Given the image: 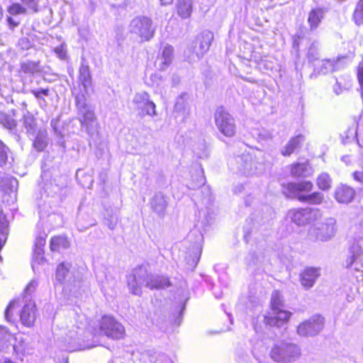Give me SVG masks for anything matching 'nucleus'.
<instances>
[{"label":"nucleus","mask_w":363,"mask_h":363,"mask_svg":"<svg viewBox=\"0 0 363 363\" xmlns=\"http://www.w3.org/2000/svg\"><path fill=\"white\" fill-rule=\"evenodd\" d=\"M171 285L169 278L164 276L149 274L145 267L140 266L133 271L128 278V286L134 295L140 296L142 289L145 286L150 289H160Z\"/></svg>","instance_id":"nucleus-1"},{"label":"nucleus","mask_w":363,"mask_h":363,"mask_svg":"<svg viewBox=\"0 0 363 363\" xmlns=\"http://www.w3.org/2000/svg\"><path fill=\"white\" fill-rule=\"evenodd\" d=\"M75 103L78 111V120L82 130L85 131L89 137H94L98 133L99 128L94 108L86 103L84 94L75 96Z\"/></svg>","instance_id":"nucleus-2"},{"label":"nucleus","mask_w":363,"mask_h":363,"mask_svg":"<svg viewBox=\"0 0 363 363\" xmlns=\"http://www.w3.org/2000/svg\"><path fill=\"white\" fill-rule=\"evenodd\" d=\"M313 189V184L311 182L304 181L301 182L289 183L286 186V194L288 196L295 197L301 202H306L311 204H320L323 199V196L320 192H315L311 194L304 195L302 192H310Z\"/></svg>","instance_id":"nucleus-3"},{"label":"nucleus","mask_w":363,"mask_h":363,"mask_svg":"<svg viewBox=\"0 0 363 363\" xmlns=\"http://www.w3.org/2000/svg\"><path fill=\"white\" fill-rule=\"evenodd\" d=\"M269 354L277 362L291 363L301 357V351L299 346L294 343L278 342L273 345Z\"/></svg>","instance_id":"nucleus-4"},{"label":"nucleus","mask_w":363,"mask_h":363,"mask_svg":"<svg viewBox=\"0 0 363 363\" xmlns=\"http://www.w3.org/2000/svg\"><path fill=\"white\" fill-rule=\"evenodd\" d=\"M37 286V281L32 280L25 289L22 297V302L24 305L20 313V318L22 323L27 327L32 326L36 318L35 303L32 300L31 295L35 291Z\"/></svg>","instance_id":"nucleus-5"},{"label":"nucleus","mask_w":363,"mask_h":363,"mask_svg":"<svg viewBox=\"0 0 363 363\" xmlns=\"http://www.w3.org/2000/svg\"><path fill=\"white\" fill-rule=\"evenodd\" d=\"M93 333L94 335H104L109 338L118 340L124 337L125 328L112 316L104 315L96 327L93 328Z\"/></svg>","instance_id":"nucleus-6"},{"label":"nucleus","mask_w":363,"mask_h":363,"mask_svg":"<svg viewBox=\"0 0 363 363\" xmlns=\"http://www.w3.org/2000/svg\"><path fill=\"white\" fill-rule=\"evenodd\" d=\"M213 40V34L209 30H204L184 52L187 60L194 62L199 60L208 50Z\"/></svg>","instance_id":"nucleus-7"},{"label":"nucleus","mask_w":363,"mask_h":363,"mask_svg":"<svg viewBox=\"0 0 363 363\" xmlns=\"http://www.w3.org/2000/svg\"><path fill=\"white\" fill-rule=\"evenodd\" d=\"M129 31L136 35L140 41L150 40L155 35V28L152 21L146 16H137L132 19L129 25Z\"/></svg>","instance_id":"nucleus-8"},{"label":"nucleus","mask_w":363,"mask_h":363,"mask_svg":"<svg viewBox=\"0 0 363 363\" xmlns=\"http://www.w3.org/2000/svg\"><path fill=\"white\" fill-rule=\"evenodd\" d=\"M234 162L237 164L238 170L247 176L259 174L264 169V164L258 162L257 157L250 153H243L237 156Z\"/></svg>","instance_id":"nucleus-9"},{"label":"nucleus","mask_w":363,"mask_h":363,"mask_svg":"<svg viewBox=\"0 0 363 363\" xmlns=\"http://www.w3.org/2000/svg\"><path fill=\"white\" fill-rule=\"evenodd\" d=\"M215 123L218 130L226 137H233L236 133L234 118L223 107H219L214 114Z\"/></svg>","instance_id":"nucleus-10"},{"label":"nucleus","mask_w":363,"mask_h":363,"mask_svg":"<svg viewBox=\"0 0 363 363\" xmlns=\"http://www.w3.org/2000/svg\"><path fill=\"white\" fill-rule=\"evenodd\" d=\"M287 216L296 225H304L320 217V212L318 208L292 209L288 212Z\"/></svg>","instance_id":"nucleus-11"},{"label":"nucleus","mask_w":363,"mask_h":363,"mask_svg":"<svg viewBox=\"0 0 363 363\" xmlns=\"http://www.w3.org/2000/svg\"><path fill=\"white\" fill-rule=\"evenodd\" d=\"M71 265L69 263L62 262L60 264L56 269V280L61 283L65 284L66 287L69 289L71 291L73 287V290L75 291L81 287L82 279L78 276H72L69 269Z\"/></svg>","instance_id":"nucleus-12"},{"label":"nucleus","mask_w":363,"mask_h":363,"mask_svg":"<svg viewBox=\"0 0 363 363\" xmlns=\"http://www.w3.org/2000/svg\"><path fill=\"white\" fill-rule=\"evenodd\" d=\"M324 318L320 315H315L300 323L296 329L297 334L302 337L315 336L323 328Z\"/></svg>","instance_id":"nucleus-13"},{"label":"nucleus","mask_w":363,"mask_h":363,"mask_svg":"<svg viewBox=\"0 0 363 363\" xmlns=\"http://www.w3.org/2000/svg\"><path fill=\"white\" fill-rule=\"evenodd\" d=\"M346 267L354 268L359 271L363 267V240L354 241L350 247L348 255L345 261Z\"/></svg>","instance_id":"nucleus-14"},{"label":"nucleus","mask_w":363,"mask_h":363,"mask_svg":"<svg viewBox=\"0 0 363 363\" xmlns=\"http://www.w3.org/2000/svg\"><path fill=\"white\" fill-rule=\"evenodd\" d=\"M133 103L136 106L137 109L143 112V115L156 116V105L150 99L149 94L145 91L135 94Z\"/></svg>","instance_id":"nucleus-15"},{"label":"nucleus","mask_w":363,"mask_h":363,"mask_svg":"<svg viewBox=\"0 0 363 363\" xmlns=\"http://www.w3.org/2000/svg\"><path fill=\"white\" fill-rule=\"evenodd\" d=\"M320 276V268L306 267L301 273V284L305 289H309L313 286L318 278Z\"/></svg>","instance_id":"nucleus-16"},{"label":"nucleus","mask_w":363,"mask_h":363,"mask_svg":"<svg viewBox=\"0 0 363 363\" xmlns=\"http://www.w3.org/2000/svg\"><path fill=\"white\" fill-rule=\"evenodd\" d=\"M152 211L160 218H163L168 206L167 198L161 192L156 193L150 201Z\"/></svg>","instance_id":"nucleus-17"},{"label":"nucleus","mask_w":363,"mask_h":363,"mask_svg":"<svg viewBox=\"0 0 363 363\" xmlns=\"http://www.w3.org/2000/svg\"><path fill=\"white\" fill-rule=\"evenodd\" d=\"M317 237L320 240H328L335 234V220L333 218H327L317 228Z\"/></svg>","instance_id":"nucleus-18"},{"label":"nucleus","mask_w":363,"mask_h":363,"mask_svg":"<svg viewBox=\"0 0 363 363\" xmlns=\"http://www.w3.org/2000/svg\"><path fill=\"white\" fill-rule=\"evenodd\" d=\"M272 312V315L264 317L266 323L271 326H282L289 320L291 315V313L282 309V308Z\"/></svg>","instance_id":"nucleus-19"},{"label":"nucleus","mask_w":363,"mask_h":363,"mask_svg":"<svg viewBox=\"0 0 363 363\" xmlns=\"http://www.w3.org/2000/svg\"><path fill=\"white\" fill-rule=\"evenodd\" d=\"M174 49L167 45L163 48L162 54L158 57L156 65L160 70H165L172 62Z\"/></svg>","instance_id":"nucleus-20"},{"label":"nucleus","mask_w":363,"mask_h":363,"mask_svg":"<svg viewBox=\"0 0 363 363\" xmlns=\"http://www.w3.org/2000/svg\"><path fill=\"white\" fill-rule=\"evenodd\" d=\"M354 194L355 191L352 188L345 185H341L337 187L335 197L339 203H348L353 200Z\"/></svg>","instance_id":"nucleus-21"},{"label":"nucleus","mask_w":363,"mask_h":363,"mask_svg":"<svg viewBox=\"0 0 363 363\" xmlns=\"http://www.w3.org/2000/svg\"><path fill=\"white\" fill-rule=\"evenodd\" d=\"M325 16V11L320 8L312 9L308 16L307 22L310 26V30L313 31L319 26Z\"/></svg>","instance_id":"nucleus-22"},{"label":"nucleus","mask_w":363,"mask_h":363,"mask_svg":"<svg viewBox=\"0 0 363 363\" xmlns=\"http://www.w3.org/2000/svg\"><path fill=\"white\" fill-rule=\"evenodd\" d=\"M304 141V137L302 135H298L291 138L287 144L282 147L281 153L283 156H290L296 149L299 148L301 144Z\"/></svg>","instance_id":"nucleus-23"},{"label":"nucleus","mask_w":363,"mask_h":363,"mask_svg":"<svg viewBox=\"0 0 363 363\" xmlns=\"http://www.w3.org/2000/svg\"><path fill=\"white\" fill-rule=\"evenodd\" d=\"M340 60L335 61L325 59L319 61L315 67L319 73L325 74L327 73L338 69L340 67Z\"/></svg>","instance_id":"nucleus-24"},{"label":"nucleus","mask_w":363,"mask_h":363,"mask_svg":"<svg viewBox=\"0 0 363 363\" xmlns=\"http://www.w3.org/2000/svg\"><path fill=\"white\" fill-rule=\"evenodd\" d=\"M291 173L294 177H307L312 174V169L308 162L296 163L292 165Z\"/></svg>","instance_id":"nucleus-25"},{"label":"nucleus","mask_w":363,"mask_h":363,"mask_svg":"<svg viewBox=\"0 0 363 363\" xmlns=\"http://www.w3.org/2000/svg\"><path fill=\"white\" fill-rule=\"evenodd\" d=\"M177 14L182 18H189L192 12L191 0H178L177 2Z\"/></svg>","instance_id":"nucleus-26"},{"label":"nucleus","mask_w":363,"mask_h":363,"mask_svg":"<svg viewBox=\"0 0 363 363\" xmlns=\"http://www.w3.org/2000/svg\"><path fill=\"white\" fill-rule=\"evenodd\" d=\"M48 133L45 130H38L33 143V147L38 152L43 151L48 145Z\"/></svg>","instance_id":"nucleus-27"},{"label":"nucleus","mask_w":363,"mask_h":363,"mask_svg":"<svg viewBox=\"0 0 363 363\" xmlns=\"http://www.w3.org/2000/svg\"><path fill=\"white\" fill-rule=\"evenodd\" d=\"M79 79L81 82L82 85L84 86L85 91H86V89L91 84V74L88 65L82 64L79 68Z\"/></svg>","instance_id":"nucleus-28"},{"label":"nucleus","mask_w":363,"mask_h":363,"mask_svg":"<svg viewBox=\"0 0 363 363\" xmlns=\"http://www.w3.org/2000/svg\"><path fill=\"white\" fill-rule=\"evenodd\" d=\"M69 247V242L65 237L58 236L52 238L50 241V250L52 251H60L67 249Z\"/></svg>","instance_id":"nucleus-29"},{"label":"nucleus","mask_w":363,"mask_h":363,"mask_svg":"<svg viewBox=\"0 0 363 363\" xmlns=\"http://www.w3.org/2000/svg\"><path fill=\"white\" fill-rule=\"evenodd\" d=\"M21 69L25 74H34L41 71L39 62L25 61L21 63Z\"/></svg>","instance_id":"nucleus-30"},{"label":"nucleus","mask_w":363,"mask_h":363,"mask_svg":"<svg viewBox=\"0 0 363 363\" xmlns=\"http://www.w3.org/2000/svg\"><path fill=\"white\" fill-rule=\"evenodd\" d=\"M10 16L26 15L28 13L27 9L19 3H12L6 9Z\"/></svg>","instance_id":"nucleus-31"},{"label":"nucleus","mask_w":363,"mask_h":363,"mask_svg":"<svg viewBox=\"0 0 363 363\" xmlns=\"http://www.w3.org/2000/svg\"><path fill=\"white\" fill-rule=\"evenodd\" d=\"M351 87V80L350 79H342L340 77V79H336L335 84L333 86V90L336 94H341L343 90H348Z\"/></svg>","instance_id":"nucleus-32"},{"label":"nucleus","mask_w":363,"mask_h":363,"mask_svg":"<svg viewBox=\"0 0 363 363\" xmlns=\"http://www.w3.org/2000/svg\"><path fill=\"white\" fill-rule=\"evenodd\" d=\"M30 93L38 99L40 106H47V101L43 96H48L50 91L48 89H32Z\"/></svg>","instance_id":"nucleus-33"},{"label":"nucleus","mask_w":363,"mask_h":363,"mask_svg":"<svg viewBox=\"0 0 363 363\" xmlns=\"http://www.w3.org/2000/svg\"><path fill=\"white\" fill-rule=\"evenodd\" d=\"M24 126L27 133L34 135L35 132L36 121L32 115H26L24 116Z\"/></svg>","instance_id":"nucleus-34"},{"label":"nucleus","mask_w":363,"mask_h":363,"mask_svg":"<svg viewBox=\"0 0 363 363\" xmlns=\"http://www.w3.org/2000/svg\"><path fill=\"white\" fill-rule=\"evenodd\" d=\"M271 307L272 311L283 307L282 296L278 291H274L272 294Z\"/></svg>","instance_id":"nucleus-35"},{"label":"nucleus","mask_w":363,"mask_h":363,"mask_svg":"<svg viewBox=\"0 0 363 363\" xmlns=\"http://www.w3.org/2000/svg\"><path fill=\"white\" fill-rule=\"evenodd\" d=\"M353 19L358 26L363 24V0H359L353 13Z\"/></svg>","instance_id":"nucleus-36"},{"label":"nucleus","mask_w":363,"mask_h":363,"mask_svg":"<svg viewBox=\"0 0 363 363\" xmlns=\"http://www.w3.org/2000/svg\"><path fill=\"white\" fill-rule=\"evenodd\" d=\"M331 180L328 174L323 173L317 179V184L322 190H328L330 188Z\"/></svg>","instance_id":"nucleus-37"},{"label":"nucleus","mask_w":363,"mask_h":363,"mask_svg":"<svg viewBox=\"0 0 363 363\" xmlns=\"http://www.w3.org/2000/svg\"><path fill=\"white\" fill-rule=\"evenodd\" d=\"M9 149L8 147L0 140V166L2 167L6 164L8 160V153Z\"/></svg>","instance_id":"nucleus-38"},{"label":"nucleus","mask_w":363,"mask_h":363,"mask_svg":"<svg viewBox=\"0 0 363 363\" xmlns=\"http://www.w3.org/2000/svg\"><path fill=\"white\" fill-rule=\"evenodd\" d=\"M27 10H30L33 13L38 11V5L40 0H21Z\"/></svg>","instance_id":"nucleus-39"},{"label":"nucleus","mask_w":363,"mask_h":363,"mask_svg":"<svg viewBox=\"0 0 363 363\" xmlns=\"http://www.w3.org/2000/svg\"><path fill=\"white\" fill-rule=\"evenodd\" d=\"M44 250L43 247H38L34 246L33 259L35 263L40 264L43 262Z\"/></svg>","instance_id":"nucleus-40"},{"label":"nucleus","mask_w":363,"mask_h":363,"mask_svg":"<svg viewBox=\"0 0 363 363\" xmlns=\"http://www.w3.org/2000/svg\"><path fill=\"white\" fill-rule=\"evenodd\" d=\"M187 97L186 94H182L179 96L175 103L174 108L177 111H182L185 109L186 102V98Z\"/></svg>","instance_id":"nucleus-41"},{"label":"nucleus","mask_w":363,"mask_h":363,"mask_svg":"<svg viewBox=\"0 0 363 363\" xmlns=\"http://www.w3.org/2000/svg\"><path fill=\"white\" fill-rule=\"evenodd\" d=\"M10 335L7 334L4 328H0V352L6 346Z\"/></svg>","instance_id":"nucleus-42"},{"label":"nucleus","mask_w":363,"mask_h":363,"mask_svg":"<svg viewBox=\"0 0 363 363\" xmlns=\"http://www.w3.org/2000/svg\"><path fill=\"white\" fill-rule=\"evenodd\" d=\"M20 302H21V299L18 298V299L13 300V301H11L9 303V305L8 306V307L6 308V309L5 311V318L7 320V321H9V322L11 321V315H10L11 311H12L13 308H14L16 305H18V303Z\"/></svg>","instance_id":"nucleus-43"},{"label":"nucleus","mask_w":363,"mask_h":363,"mask_svg":"<svg viewBox=\"0 0 363 363\" xmlns=\"http://www.w3.org/2000/svg\"><path fill=\"white\" fill-rule=\"evenodd\" d=\"M357 78L362 89V96L363 98V60L359 63L358 67Z\"/></svg>","instance_id":"nucleus-44"},{"label":"nucleus","mask_w":363,"mask_h":363,"mask_svg":"<svg viewBox=\"0 0 363 363\" xmlns=\"http://www.w3.org/2000/svg\"><path fill=\"white\" fill-rule=\"evenodd\" d=\"M54 50L60 59L65 60L66 58L67 52H66V50L63 45H60L58 47H56Z\"/></svg>","instance_id":"nucleus-45"},{"label":"nucleus","mask_w":363,"mask_h":363,"mask_svg":"<svg viewBox=\"0 0 363 363\" xmlns=\"http://www.w3.org/2000/svg\"><path fill=\"white\" fill-rule=\"evenodd\" d=\"M0 122L9 128L13 125V121H11L8 116L4 113H0Z\"/></svg>","instance_id":"nucleus-46"},{"label":"nucleus","mask_w":363,"mask_h":363,"mask_svg":"<svg viewBox=\"0 0 363 363\" xmlns=\"http://www.w3.org/2000/svg\"><path fill=\"white\" fill-rule=\"evenodd\" d=\"M13 350L16 355L23 354L24 353L25 346L23 345L22 338H21L20 343L18 345H13Z\"/></svg>","instance_id":"nucleus-47"},{"label":"nucleus","mask_w":363,"mask_h":363,"mask_svg":"<svg viewBox=\"0 0 363 363\" xmlns=\"http://www.w3.org/2000/svg\"><path fill=\"white\" fill-rule=\"evenodd\" d=\"M69 337H70L71 339L73 340L74 342L73 343H69V345L65 347V350H66L67 351H69V352H72V351H75V350H79L80 348L77 347V346H75V345H74L75 340H76L77 337H75L72 333L70 334Z\"/></svg>","instance_id":"nucleus-48"},{"label":"nucleus","mask_w":363,"mask_h":363,"mask_svg":"<svg viewBox=\"0 0 363 363\" xmlns=\"http://www.w3.org/2000/svg\"><path fill=\"white\" fill-rule=\"evenodd\" d=\"M45 245V238L44 236H38L35 238V247H44Z\"/></svg>","instance_id":"nucleus-49"},{"label":"nucleus","mask_w":363,"mask_h":363,"mask_svg":"<svg viewBox=\"0 0 363 363\" xmlns=\"http://www.w3.org/2000/svg\"><path fill=\"white\" fill-rule=\"evenodd\" d=\"M12 16H8L6 18L7 23L10 27V28H14L19 25L18 21H16L12 17Z\"/></svg>","instance_id":"nucleus-50"},{"label":"nucleus","mask_w":363,"mask_h":363,"mask_svg":"<svg viewBox=\"0 0 363 363\" xmlns=\"http://www.w3.org/2000/svg\"><path fill=\"white\" fill-rule=\"evenodd\" d=\"M353 177L356 181L363 182V171H356L353 173Z\"/></svg>","instance_id":"nucleus-51"},{"label":"nucleus","mask_w":363,"mask_h":363,"mask_svg":"<svg viewBox=\"0 0 363 363\" xmlns=\"http://www.w3.org/2000/svg\"><path fill=\"white\" fill-rule=\"evenodd\" d=\"M9 184L11 187V190H16L18 187V181L16 179L11 177L9 179Z\"/></svg>","instance_id":"nucleus-52"},{"label":"nucleus","mask_w":363,"mask_h":363,"mask_svg":"<svg viewBox=\"0 0 363 363\" xmlns=\"http://www.w3.org/2000/svg\"><path fill=\"white\" fill-rule=\"evenodd\" d=\"M20 43L23 45V48L28 49L30 47V41L28 38H22L20 40Z\"/></svg>","instance_id":"nucleus-53"},{"label":"nucleus","mask_w":363,"mask_h":363,"mask_svg":"<svg viewBox=\"0 0 363 363\" xmlns=\"http://www.w3.org/2000/svg\"><path fill=\"white\" fill-rule=\"evenodd\" d=\"M116 220H109L108 223H107L108 228L111 230L114 229L116 227Z\"/></svg>","instance_id":"nucleus-54"},{"label":"nucleus","mask_w":363,"mask_h":363,"mask_svg":"<svg viewBox=\"0 0 363 363\" xmlns=\"http://www.w3.org/2000/svg\"><path fill=\"white\" fill-rule=\"evenodd\" d=\"M0 363H16V362H14L13 361H12L11 359H10L8 357H5V358L0 359Z\"/></svg>","instance_id":"nucleus-55"},{"label":"nucleus","mask_w":363,"mask_h":363,"mask_svg":"<svg viewBox=\"0 0 363 363\" xmlns=\"http://www.w3.org/2000/svg\"><path fill=\"white\" fill-rule=\"evenodd\" d=\"M162 6L169 5L173 2V0H160Z\"/></svg>","instance_id":"nucleus-56"},{"label":"nucleus","mask_w":363,"mask_h":363,"mask_svg":"<svg viewBox=\"0 0 363 363\" xmlns=\"http://www.w3.org/2000/svg\"><path fill=\"white\" fill-rule=\"evenodd\" d=\"M252 352H253V354H254L255 357H256L257 360L260 361L259 358V357H257V353H256V352H255V350H254L252 351Z\"/></svg>","instance_id":"nucleus-57"},{"label":"nucleus","mask_w":363,"mask_h":363,"mask_svg":"<svg viewBox=\"0 0 363 363\" xmlns=\"http://www.w3.org/2000/svg\"><path fill=\"white\" fill-rule=\"evenodd\" d=\"M62 363H68V359H65L63 360V362Z\"/></svg>","instance_id":"nucleus-58"},{"label":"nucleus","mask_w":363,"mask_h":363,"mask_svg":"<svg viewBox=\"0 0 363 363\" xmlns=\"http://www.w3.org/2000/svg\"><path fill=\"white\" fill-rule=\"evenodd\" d=\"M311 50H312V48H309V52H308V54H309V55H311Z\"/></svg>","instance_id":"nucleus-59"}]
</instances>
